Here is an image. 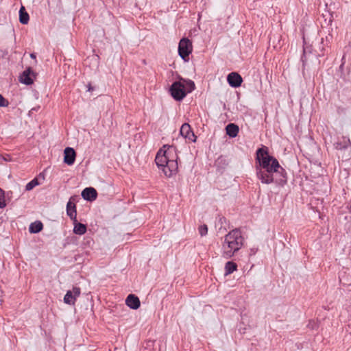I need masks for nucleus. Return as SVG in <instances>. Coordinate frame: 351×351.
<instances>
[{
    "label": "nucleus",
    "mask_w": 351,
    "mask_h": 351,
    "mask_svg": "<svg viewBox=\"0 0 351 351\" xmlns=\"http://www.w3.org/2000/svg\"><path fill=\"white\" fill-rule=\"evenodd\" d=\"M306 53H307V47H304V51H303V56L302 57V60L304 64H305V61H306V60L304 58H306Z\"/></svg>",
    "instance_id": "25"
},
{
    "label": "nucleus",
    "mask_w": 351,
    "mask_h": 351,
    "mask_svg": "<svg viewBox=\"0 0 351 351\" xmlns=\"http://www.w3.org/2000/svg\"><path fill=\"white\" fill-rule=\"evenodd\" d=\"M73 232L76 234L82 235L86 232V226L83 223H78L77 221H74Z\"/></svg>",
    "instance_id": "16"
},
{
    "label": "nucleus",
    "mask_w": 351,
    "mask_h": 351,
    "mask_svg": "<svg viewBox=\"0 0 351 351\" xmlns=\"http://www.w3.org/2000/svg\"><path fill=\"white\" fill-rule=\"evenodd\" d=\"M30 57L33 59H35L36 58V55L34 53H31L30 54Z\"/></svg>",
    "instance_id": "26"
},
{
    "label": "nucleus",
    "mask_w": 351,
    "mask_h": 351,
    "mask_svg": "<svg viewBox=\"0 0 351 351\" xmlns=\"http://www.w3.org/2000/svg\"><path fill=\"white\" fill-rule=\"evenodd\" d=\"M32 73V70L30 68L25 70L23 72V74L20 77V81L21 83H23L26 85H30L33 84V80L30 77L29 75Z\"/></svg>",
    "instance_id": "14"
},
{
    "label": "nucleus",
    "mask_w": 351,
    "mask_h": 351,
    "mask_svg": "<svg viewBox=\"0 0 351 351\" xmlns=\"http://www.w3.org/2000/svg\"><path fill=\"white\" fill-rule=\"evenodd\" d=\"M237 269V265L235 263L228 261L225 265V275H228L233 273Z\"/></svg>",
    "instance_id": "20"
},
{
    "label": "nucleus",
    "mask_w": 351,
    "mask_h": 351,
    "mask_svg": "<svg viewBox=\"0 0 351 351\" xmlns=\"http://www.w3.org/2000/svg\"><path fill=\"white\" fill-rule=\"evenodd\" d=\"M256 159L258 162V165L256 167V176L263 184L275 183L278 186H283L287 184L285 170L276 158L269 154L267 147L258 149Z\"/></svg>",
    "instance_id": "1"
},
{
    "label": "nucleus",
    "mask_w": 351,
    "mask_h": 351,
    "mask_svg": "<svg viewBox=\"0 0 351 351\" xmlns=\"http://www.w3.org/2000/svg\"><path fill=\"white\" fill-rule=\"evenodd\" d=\"M6 206V204L4 200V192L0 189V208H3Z\"/></svg>",
    "instance_id": "23"
},
{
    "label": "nucleus",
    "mask_w": 351,
    "mask_h": 351,
    "mask_svg": "<svg viewBox=\"0 0 351 351\" xmlns=\"http://www.w3.org/2000/svg\"><path fill=\"white\" fill-rule=\"evenodd\" d=\"M66 213L71 219L73 220V221H77L76 206L75 204L72 203L71 201L68 202L66 204Z\"/></svg>",
    "instance_id": "13"
},
{
    "label": "nucleus",
    "mask_w": 351,
    "mask_h": 351,
    "mask_svg": "<svg viewBox=\"0 0 351 351\" xmlns=\"http://www.w3.org/2000/svg\"><path fill=\"white\" fill-rule=\"evenodd\" d=\"M81 195L84 199L90 202L96 199L97 197V191L93 187H87L84 189Z\"/></svg>",
    "instance_id": "9"
},
{
    "label": "nucleus",
    "mask_w": 351,
    "mask_h": 351,
    "mask_svg": "<svg viewBox=\"0 0 351 351\" xmlns=\"http://www.w3.org/2000/svg\"><path fill=\"white\" fill-rule=\"evenodd\" d=\"M351 146V142L348 136H342L338 142L334 143V147L336 149L342 150L346 149Z\"/></svg>",
    "instance_id": "12"
},
{
    "label": "nucleus",
    "mask_w": 351,
    "mask_h": 351,
    "mask_svg": "<svg viewBox=\"0 0 351 351\" xmlns=\"http://www.w3.org/2000/svg\"><path fill=\"white\" fill-rule=\"evenodd\" d=\"M169 90L172 97L177 101L182 100L186 96L183 83L181 81L173 82Z\"/></svg>",
    "instance_id": "4"
},
{
    "label": "nucleus",
    "mask_w": 351,
    "mask_h": 351,
    "mask_svg": "<svg viewBox=\"0 0 351 351\" xmlns=\"http://www.w3.org/2000/svg\"><path fill=\"white\" fill-rule=\"evenodd\" d=\"M180 134L184 138H187L192 142H195L196 136L191 130L189 124L184 123L180 130Z\"/></svg>",
    "instance_id": "7"
},
{
    "label": "nucleus",
    "mask_w": 351,
    "mask_h": 351,
    "mask_svg": "<svg viewBox=\"0 0 351 351\" xmlns=\"http://www.w3.org/2000/svg\"><path fill=\"white\" fill-rule=\"evenodd\" d=\"M125 304L130 308L136 310L139 308L141 302L137 296L130 294L125 300Z\"/></svg>",
    "instance_id": "11"
},
{
    "label": "nucleus",
    "mask_w": 351,
    "mask_h": 351,
    "mask_svg": "<svg viewBox=\"0 0 351 351\" xmlns=\"http://www.w3.org/2000/svg\"><path fill=\"white\" fill-rule=\"evenodd\" d=\"M43 223L40 221H38L30 224L29 230L31 233H38L43 230Z\"/></svg>",
    "instance_id": "17"
},
{
    "label": "nucleus",
    "mask_w": 351,
    "mask_h": 351,
    "mask_svg": "<svg viewBox=\"0 0 351 351\" xmlns=\"http://www.w3.org/2000/svg\"><path fill=\"white\" fill-rule=\"evenodd\" d=\"M199 234L202 236H205L208 233V227L206 225L204 224L199 227L198 228Z\"/></svg>",
    "instance_id": "22"
},
{
    "label": "nucleus",
    "mask_w": 351,
    "mask_h": 351,
    "mask_svg": "<svg viewBox=\"0 0 351 351\" xmlns=\"http://www.w3.org/2000/svg\"><path fill=\"white\" fill-rule=\"evenodd\" d=\"M183 83L184 88L185 90V93H191L195 89V84L191 80H185L181 79L180 80Z\"/></svg>",
    "instance_id": "19"
},
{
    "label": "nucleus",
    "mask_w": 351,
    "mask_h": 351,
    "mask_svg": "<svg viewBox=\"0 0 351 351\" xmlns=\"http://www.w3.org/2000/svg\"><path fill=\"white\" fill-rule=\"evenodd\" d=\"M178 155L176 148L172 145H164L157 153L155 161L162 169L165 176L169 178L176 174L178 169Z\"/></svg>",
    "instance_id": "2"
},
{
    "label": "nucleus",
    "mask_w": 351,
    "mask_h": 351,
    "mask_svg": "<svg viewBox=\"0 0 351 351\" xmlns=\"http://www.w3.org/2000/svg\"><path fill=\"white\" fill-rule=\"evenodd\" d=\"M8 101L0 94V106L5 107L8 106Z\"/></svg>",
    "instance_id": "24"
},
{
    "label": "nucleus",
    "mask_w": 351,
    "mask_h": 351,
    "mask_svg": "<svg viewBox=\"0 0 351 351\" xmlns=\"http://www.w3.org/2000/svg\"><path fill=\"white\" fill-rule=\"evenodd\" d=\"M29 20V14L25 12V8L22 6L19 10V21L21 23L27 24Z\"/></svg>",
    "instance_id": "18"
},
{
    "label": "nucleus",
    "mask_w": 351,
    "mask_h": 351,
    "mask_svg": "<svg viewBox=\"0 0 351 351\" xmlns=\"http://www.w3.org/2000/svg\"><path fill=\"white\" fill-rule=\"evenodd\" d=\"M80 288L75 287L72 290L66 292L64 297V302L68 304H74L76 298L80 296Z\"/></svg>",
    "instance_id": "6"
},
{
    "label": "nucleus",
    "mask_w": 351,
    "mask_h": 351,
    "mask_svg": "<svg viewBox=\"0 0 351 351\" xmlns=\"http://www.w3.org/2000/svg\"><path fill=\"white\" fill-rule=\"evenodd\" d=\"M227 80L230 86L234 88L240 86L243 82L241 76L235 72H232L228 74Z\"/></svg>",
    "instance_id": "8"
},
{
    "label": "nucleus",
    "mask_w": 351,
    "mask_h": 351,
    "mask_svg": "<svg viewBox=\"0 0 351 351\" xmlns=\"http://www.w3.org/2000/svg\"><path fill=\"white\" fill-rule=\"evenodd\" d=\"M192 43L188 38H184L180 40L178 45V53L180 56L185 60L186 57L192 52Z\"/></svg>",
    "instance_id": "5"
},
{
    "label": "nucleus",
    "mask_w": 351,
    "mask_h": 351,
    "mask_svg": "<svg viewBox=\"0 0 351 351\" xmlns=\"http://www.w3.org/2000/svg\"><path fill=\"white\" fill-rule=\"evenodd\" d=\"M243 245V238L239 230H233L224 237L222 243V255L226 258H231Z\"/></svg>",
    "instance_id": "3"
},
{
    "label": "nucleus",
    "mask_w": 351,
    "mask_h": 351,
    "mask_svg": "<svg viewBox=\"0 0 351 351\" xmlns=\"http://www.w3.org/2000/svg\"><path fill=\"white\" fill-rule=\"evenodd\" d=\"M64 162L68 165H71L74 163L75 159V152L71 147H66L64 149Z\"/></svg>",
    "instance_id": "10"
},
{
    "label": "nucleus",
    "mask_w": 351,
    "mask_h": 351,
    "mask_svg": "<svg viewBox=\"0 0 351 351\" xmlns=\"http://www.w3.org/2000/svg\"><path fill=\"white\" fill-rule=\"evenodd\" d=\"M226 134L230 137L234 138L237 136L239 129L237 125L234 123H230L226 126Z\"/></svg>",
    "instance_id": "15"
},
{
    "label": "nucleus",
    "mask_w": 351,
    "mask_h": 351,
    "mask_svg": "<svg viewBox=\"0 0 351 351\" xmlns=\"http://www.w3.org/2000/svg\"><path fill=\"white\" fill-rule=\"evenodd\" d=\"M38 184H39V182H38L37 178H34L26 184L25 189H26V191H31L32 189H33L35 186H38Z\"/></svg>",
    "instance_id": "21"
}]
</instances>
